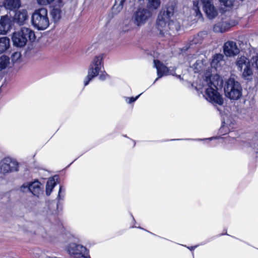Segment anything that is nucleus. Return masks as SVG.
Masks as SVG:
<instances>
[{"instance_id":"7ed1b4c3","label":"nucleus","mask_w":258,"mask_h":258,"mask_svg":"<svg viewBox=\"0 0 258 258\" xmlns=\"http://www.w3.org/2000/svg\"><path fill=\"white\" fill-rule=\"evenodd\" d=\"M32 25L38 30H44L49 25L48 11L41 8L35 11L31 17Z\"/></svg>"},{"instance_id":"72a5a7b5","label":"nucleus","mask_w":258,"mask_h":258,"mask_svg":"<svg viewBox=\"0 0 258 258\" xmlns=\"http://www.w3.org/2000/svg\"><path fill=\"white\" fill-rule=\"evenodd\" d=\"M139 97V95L137 96L135 98L132 97V98H129L128 103H131L133 102H135L138 98Z\"/></svg>"},{"instance_id":"7c9ffc66","label":"nucleus","mask_w":258,"mask_h":258,"mask_svg":"<svg viewBox=\"0 0 258 258\" xmlns=\"http://www.w3.org/2000/svg\"><path fill=\"white\" fill-rule=\"evenodd\" d=\"M54 0H37V3L41 5H46L53 2Z\"/></svg>"},{"instance_id":"6ab92c4d","label":"nucleus","mask_w":258,"mask_h":258,"mask_svg":"<svg viewBox=\"0 0 258 258\" xmlns=\"http://www.w3.org/2000/svg\"><path fill=\"white\" fill-rule=\"evenodd\" d=\"M4 5L7 9L13 10L20 7V0H5Z\"/></svg>"},{"instance_id":"a878e982","label":"nucleus","mask_w":258,"mask_h":258,"mask_svg":"<svg viewBox=\"0 0 258 258\" xmlns=\"http://www.w3.org/2000/svg\"><path fill=\"white\" fill-rule=\"evenodd\" d=\"M9 63L10 59L9 57L6 55L0 57V71L6 69Z\"/></svg>"},{"instance_id":"0eeeda50","label":"nucleus","mask_w":258,"mask_h":258,"mask_svg":"<svg viewBox=\"0 0 258 258\" xmlns=\"http://www.w3.org/2000/svg\"><path fill=\"white\" fill-rule=\"evenodd\" d=\"M68 252L73 258H91L87 248L80 244H71Z\"/></svg>"},{"instance_id":"4468645a","label":"nucleus","mask_w":258,"mask_h":258,"mask_svg":"<svg viewBox=\"0 0 258 258\" xmlns=\"http://www.w3.org/2000/svg\"><path fill=\"white\" fill-rule=\"evenodd\" d=\"M100 71V70L98 67L94 68L90 66L88 70V75L84 81V85H87L89 84V82L93 78L96 77L98 75Z\"/></svg>"},{"instance_id":"423d86ee","label":"nucleus","mask_w":258,"mask_h":258,"mask_svg":"<svg viewBox=\"0 0 258 258\" xmlns=\"http://www.w3.org/2000/svg\"><path fill=\"white\" fill-rule=\"evenodd\" d=\"M237 70L242 73V76L246 79L252 74L249 60L244 56H238L235 61Z\"/></svg>"},{"instance_id":"9d476101","label":"nucleus","mask_w":258,"mask_h":258,"mask_svg":"<svg viewBox=\"0 0 258 258\" xmlns=\"http://www.w3.org/2000/svg\"><path fill=\"white\" fill-rule=\"evenodd\" d=\"M154 67L157 69L158 78H156L154 83L159 79L162 77L164 76L167 75H174V71H171L166 66H165L162 62H160L158 60H154Z\"/></svg>"},{"instance_id":"f257e3e1","label":"nucleus","mask_w":258,"mask_h":258,"mask_svg":"<svg viewBox=\"0 0 258 258\" xmlns=\"http://www.w3.org/2000/svg\"><path fill=\"white\" fill-rule=\"evenodd\" d=\"M175 4H167L159 12L156 22V28L161 36L172 35L180 29L178 23L171 20L175 11Z\"/></svg>"},{"instance_id":"39448f33","label":"nucleus","mask_w":258,"mask_h":258,"mask_svg":"<svg viewBox=\"0 0 258 258\" xmlns=\"http://www.w3.org/2000/svg\"><path fill=\"white\" fill-rule=\"evenodd\" d=\"M242 87L234 78H229L224 87L225 95L232 100H237L242 96Z\"/></svg>"},{"instance_id":"c9c22d12","label":"nucleus","mask_w":258,"mask_h":258,"mask_svg":"<svg viewBox=\"0 0 258 258\" xmlns=\"http://www.w3.org/2000/svg\"><path fill=\"white\" fill-rule=\"evenodd\" d=\"M202 3L203 4V6L205 4H210L211 3L212 0H201Z\"/></svg>"},{"instance_id":"c85d7f7f","label":"nucleus","mask_w":258,"mask_h":258,"mask_svg":"<svg viewBox=\"0 0 258 258\" xmlns=\"http://www.w3.org/2000/svg\"><path fill=\"white\" fill-rule=\"evenodd\" d=\"M30 183H26L23 184L20 187V190L23 192H25L27 191H30Z\"/></svg>"},{"instance_id":"9b49d317","label":"nucleus","mask_w":258,"mask_h":258,"mask_svg":"<svg viewBox=\"0 0 258 258\" xmlns=\"http://www.w3.org/2000/svg\"><path fill=\"white\" fill-rule=\"evenodd\" d=\"M223 51L227 56H234L240 52V49L236 43L232 41H227L224 44Z\"/></svg>"},{"instance_id":"f704fd0d","label":"nucleus","mask_w":258,"mask_h":258,"mask_svg":"<svg viewBox=\"0 0 258 258\" xmlns=\"http://www.w3.org/2000/svg\"><path fill=\"white\" fill-rule=\"evenodd\" d=\"M107 76V74H102L99 76V79L101 80H104Z\"/></svg>"},{"instance_id":"20e7f679","label":"nucleus","mask_w":258,"mask_h":258,"mask_svg":"<svg viewBox=\"0 0 258 258\" xmlns=\"http://www.w3.org/2000/svg\"><path fill=\"white\" fill-rule=\"evenodd\" d=\"M152 13L148 9L140 7L135 11L131 17V22L138 27L144 25L152 17Z\"/></svg>"},{"instance_id":"5701e85b","label":"nucleus","mask_w":258,"mask_h":258,"mask_svg":"<svg viewBox=\"0 0 258 258\" xmlns=\"http://www.w3.org/2000/svg\"><path fill=\"white\" fill-rule=\"evenodd\" d=\"M125 0H115V3L112 8L114 13L117 14L123 9V4Z\"/></svg>"},{"instance_id":"4be33fe9","label":"nucleus","mask_w":258,"mask_h":258,"mask_svg":"<svg viewBox=\"0 0 258 258\" xmlns=\"http://www.w3.org/2000/svg\"><path fill=\"white\" fill-rule=\"evenodd\" d=\"M160 0H148L147 9L149 10L157 9L160 6Z\"/></svg>"},{"instance_id":"412c9836","label":"nucleus","mask_w":258,"mask_h":258,"mask_svg":"<svg viewBox=\"0 0 258 258\" xmlns=\"http://www.w3.org/2000/svg\"><path fill=\"white\" fill-rule=\"evenodd\" d=\"M30 191L34 196L39 194L40 191V183L38 181H35L30 183Z\"/></svg>"},{"instance_id":"f03ea898","label":"nucleus","mask_w":258,"mask_h":258,"mask_svg":"<svg viewBox=\"0 0 258 258\" xmlns=\"http://www.w3.org/2000/svg\"><path fill=\"white\" fill-rule=\"evenodd\" d=\"M35 39L34 31L26 27H22L20 31L14 33L12 36L14 45L20 47L24 46L28 40L33 41Z\"/></svg>"},{"instance_id":"f3484780","label":"nucleus","mask_w":258,"mask_h":258,"mask_svg":"<svg viewBox=\"0 0 258 258\" xmlns=\"http://www.w3.org/2000/svg\"><path fill=\"white\" fill-rule=\"evenodd\" d=\"M27 18V12L26 10L19 11L15 15V22L20 25H23Z\"/></svg>"},{"instance_id":"a211bd4d","label":"nucleus","mask_w":258,"mask_h":258,"mask_svg":"<svg viewBox=\"0 0 258 258\" xmlns=\"http://www.w3.org/2000/svg\"><path fill=\"white\" fill-rule=\"evenodd\" d=\"M223 57L224 56L222 54L218 53L215 54L213 56V58L211 62L212 67L216 69L220 67L222 65V63L224 62Z\"/></svg>"},{"instance_id":"4c0bfd02","label":"nucleus","mask_w":258,"mask_h":258,"mask_svg":"<svg viewBox=\"0 0 258 258\" xmlns=\"http://www.w3.org/2000/svg\"><path fill=\"white\" fill-rule=\"evenodd\" d=\"M61 189H62V187H61V186H60V188H59V194H60V192H61Z\"/></svg>"},{"instance_id":"473e14b6","label":"nucleus","mask_w":258,"mask_h":258,"mask_svg":"<svg viewBox=\"0 0 258 258\" xmlns=\"http://www.w3.org/2000/svg\"><path fill=\"white\" fill-rule=\"evenodd\" d=\"M56 3L57 6L59 8L62 7V6L63 5V0H57Z\"/></svg>"},{"instance_id":"cd10ccee","label":"nucleus","mask_w":258,"mask_h":258,"mask_svg":"<svg viewBox=\"0 0 258 258\" xmlns=\"http://www.w3.org/2000/svg\"><path fill=\"white\" fill-rule=\"evenodd\" d=\"M222 5L226 7H230L233 5V0H219Z\"/></svg>"},{"instance_id":"58836bf2","label":"nucleus","mask_w":258,"mask_h":258,"mask_svg":"<svg viewBox=\"0 0 258 258\" xmlns=\"http://www.w3.org/2000/svg\"><path fill=\"white\" fill-rule=\"evenodd\" d=\"M194 249V247H191V248H190V250H192Z\"/></svg>"},{"instance_id":"6e6552de","label":"nucleus","mask_w":258,"mask_h":258,"mask_svg":"<svg viewBox=\"0 0 258 258\" xmlns=\"http://www.w3.org/2000/svg\"><path fill=\"white\" fill-rule=\"evenodd\" d=\"M206 99L213 104L222 105L224 100L222 96L218 92V90L214 88H207L205 92Z\"/></svg>"},{"instance_id":"ddd939ff","label":"nucleus","mask_w":258,"mask_h":258,"mask_svg":"<svg viewBox=\"0 0 258 258\" xmlns=\"http://www.w3.org/2000/svg\"><path fill=\"white\" fill-rule=\"evenodd\" d=\"M12 18L8 15L2 16L0 20V34L6 33L11 28Z\"/></svg>"},{"instance_id":"2f4dec72","label":"nucleus","mask_w":258,"mask_h":258,"mask_svg":"<svg viewBox=\"0 0 258 258\" xmlns=\"http://www.w3.org/2000/svg\"><path fill=\"white\" fill-rule=\"evenodd\" d=\"M21 57V53L19 52H15L12 55V60L16 61Z\"/></svg>"},{"instance_id":"393cba45","label":"nucleus","mask_w":258,"mask_h":258,"mask_svg":"<svg viewBox=\"0 0 258 258\" xmlns=\"http://www.w3.org/2000/svg\"><path fill=\"white\" fill-rule=\"evenodd\" d=\"M61 12L59 8H54L52 9L51 15L54 22H57L60 19Z\"/></svg>"},{"instance_id":"f8f14e48","label":"nucleus","mask_w":258,"mask_h":258,"mask_svg":"<svg viewBox=\"0 0 258 258\" xmlns=\"http://www.w3.org/2000/svg\"><path fill=\"white\" fill-rule=\"evenodd\" d=\"M205 82L208 86V88H214L216 90L222 88L223 86V81L222 78L216 75L212 77H206L204 80Z\"/></svg>"},{"instance_id":"aec40b11","label":"nucleus","mask_w":258,"mask_h":258,"mask_svg":"<svg viewBox=\"0 0 258 258\" xmlns=\"http://www.w3.org/2000/svg\"><path fill=\"white\" fill-rule=\"evenodd\" d=\"M10 46V39L7 37L0 38V54L5 52Z\"/></svg>"},{"instance_id":"b1692460","label":"nucleus","mask_w":258,"mask_h":258,"mask_svg":"<svg viewBox=\"0 0 258 258\" xmlns=\"http://www.w3.org/2000/svg\"><path fill=\"white\" fill-rule=\"evenodd\" d=\"M56 184L54 178H50L47 182L46 185V194L47 196H49Z\"/></svg>"},{"instance_id":"1a4fd4ad","label":"nucleus","mask_w":258,"mask_h":258,"mask_svg":"<svg viewBox=\"0 0 258 258\" xmlns=\"http://www.w3.org/2000/svg\"><path fill=\"white\" fill-rule=\"evenodd\" d=\"M0 169L2 172L8 173L18 170V162L10 158H5L0 162Z\"/></svg>"},{"instance_id":"e433bc0d","label":"nucleus","mask_w":258,"mask_h":258,"mask_svg":"<svg viewBox=\"0 0 258 258\" xmlns=\"http://www.w3.org/2000/svg\"><path fill=\"white\" fill-rule=\"evenodd\" d=\"M197 5H198V4H196V2H194V9H195V11L199 10V8L197 7Z\"/></svg>"},{"instance_id":"c756f323","label":"nucleus","mask_w":258,"mask_h":258,"mask_svg":"<svg viewBox=\"0 0 258 258\" xmlns=\"http://www.w3.org/2000/svg\"><path fill=\"white\" fill-rule=\"evenodd\" d=\"M250 62L252 66L255 65V67L258 70V55L253 56L251 58Z\"/></svg>"},{"instance_id":"bb28decb","label":"nucleus","mask_w":258,"mask_h":258,"mask_svg":"<svg viewBox=\"0 0 258 258\" xmlns=\"http://www.w3.org/2000/svg\"><path fill=\"white\" fill-rule=\"evenodd\" d=\"M103 59V57L102 55H99L95 56L92 63L90 65V66H92L94 68H97L98 67L99 70H101V64L102 62V60Z\"/></svg>"},{"instance_id":"dca6fc26","label":"nucleus","mask_w":258,"mask_h":258,"mask_svg":"<svg viewBox=\"0 0 258 258\" xmlns=\"http://www.w3.org/2000/svg\"><path fill=\"white\" fill-rule=\"evenodd\" d=\"M230 27V24L226 22H220L213 26V31L216 33H223Z\"/></svg>"},{"instance_id":"2eb2a0df","label":"nucleus","mask_w":258,"mask_h":258,"mask_svg":"<svg viewBox=\"0 0 258 258\" xmlns=\"http://www.w3.org/2000/svg\"><path fill=\"white\" fill-rule=\"evenodd\" d=\"M203 8L205 13L210 19H213L217 15V11L211 4H205L203 6Z\"/></svg>"}]
</instances>
